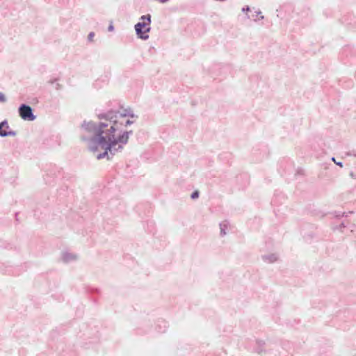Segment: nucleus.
<instances>
[{"label": "nucleus", "instance_id": "c756f323", "mask_svg": "<svg viewBox=\"0 0 356 356\" xmlns=\"http://www.w3.org/2000/svg\"><path fill=\"white\" fill-rule=\"evenodd\" d=\"M350 176L353 179L356 178V175L353 172H350Z\"/></svg>", "mask_w": 356, "mask_h": 356}, {"label": "nucleus", "instance_id": "a211bd4d", "mask_svg": "<svg viewBox=\"0 0 356 356\" xmlns=\"http://www.w3.org/2000/svg\"><path fill=\"white\" fill-rule=\"evenodd\" d=\"M334 216L336 218L340 219L342 217H347L348 215L346 214L345 212H341V211H334Z\"/></svg>", "mask_w": 356, "mask_h": 356}, {"label": "nucleus", "instance_id": "cd10ccee", "mask_svg": "<svg viewBox=\"0 0 356 356\" xmlns=\"http://www.w3.org/2000/svg\"><path fill=\"white\" fill-rule=\"evenodd\" d=\"M256 351H257L259 354H260V353H261L264 351V350H263L261 348H259V347L258 348H257Z\"/></svg>", "mask_w": 356, "mask_h": 356}, {"label": "nucleus", "instance_id": "423d86ee", "mask_svg": "<svg viewBox=\"0 0 356 356\" xmlns=\"http://www.w3.org/2000/svg\"><path fill=\"white\" fill-rule=\"evenodd\" d=\"M150 24H147V22L144 23L140 22L135 24L134 29L138 39H141L143 40H147L149 39V36L148 33L151 30Z\"/></svg>", "mask_w": 356, "mask_h": 356}, {"label": "nucleus", "instance_id": "5701e85b", "mask_svg": "<svg viewBox=\"0 0 356 356\" xmlns=\"http://www.w3.org/2000/svg\"><path fill=\"white\" fill-rule=\"evenodd\" d=\"M131 111H133V109L129 106L126 108H123L122 111H120V113H131Z\"/></svg>", "mask_w": 356, "mask_h": 356}, {"label": "nucleus", "instance_id": "f257e3e1", "mask_svg": "<svg viewBox=\"0 0 356 356\" xmlns=\"http://www.w3.org/2000/svg\"><path fill=\"white\" fill-rule=\"evenodd\" d=\"M94 142V144L89 145L88 147L90 151L95 152L99 147L104 149L103 152L97 155V160L104 158L111 160L116 153L122 151L121 146H118L108 134L107 136L97 135L95 138Z\"/></svg>", "mask_w": 356, "mask_h": 356}, {"label": "nucleus", "instance_id": "f03ea898", "mask_svg": "<svg viewBox=\"0 0 356 356\" xmlns=\"http://www.w3.org/2000/svg\"><path fill=\"white\" fill-rule=\"evenodd\" d=\"M104 121L99 122L98 124L95 123L92 121L84 120L81 124L82 129L89 134H92L93 136L91 137L81 136V140L88 143V147L89 145L95 143L94 139L97 135L106 136L108 135V130L105 131L104 129L109 126L108 122L103 120Z\"/></svg>", "mask_w": 356, "mask_h": 356}, {"label": "nucleus", "instance_id": "393cba45", "mask_svg": "<svg viewBox=\"0 0 356 356\" xmlns=\"http://www.w3.org/2000/svg\"><path fill=\"white\" fill-rule=\"evenodd\" d=\"M249 11H250V8L249 6H245L242 8L243 13H248Z\"/></svg>", "mask_w": 356, "mask_h": 356}, {"label": "nucleus", "instance_id": "6e6552de", "mask_svg": "<svg viewBox=\"0 0 356 356\" xmlns=\"http://www.w3.org/2000/svg\"><path fill=\"white\" fill-rule=\"evenodd\" d=\"M9 129L10 127L7 120L0 122V136L3 138L7 136H15L17 132L13 130H8Z\"/></svg>", "mask_w": 356, "mask_h": 356}, {"label": "nucleus", "instance_id": "39448f33", "mask_svg": "<svg viewBox=\"0 0 356 356\" xmlns=\"http://www.w3.org/2000/svg\"><path fill=\"white\" fill-rule=\"evenodd\" d=\"M118 132L117 136H115V134H110V132H108V134L118 146H121L122 150L124 146L128 143L129 138L133 134L134 131L133 130H121V131Z\"/></svg>", "mask_w": 356, "mask_h": 356}, {"label": "nucleus", "instance_id": "9b49d317", "mask_svg": "<svg viewBox=\"0 0 356 356\" xmlns=\"http://www.w3.org/2000/svg\"><path fill=\"white\" fill-rule=\"evenodd\" d=\"M76 258V255L68 252H65L62 254V260L65 263H69L72 261L75 260Z\"/></svg>", "mask_w": 356, "mask_h": 356}, {"label": "nucleus", "instance_id": "9d476101", "mask_svg": "<svg viewBox=\"0 0 356 356\" xmlns=\"http://www.w3.org/2000/svg\"><path fill=\"white\" fill-rule=\"evenodd\" d=\"M63 169L58 166L54 165L51 167L50 169L48 170V172L47 173V176H53L56 178H60L63 177Z\"/></svg>", "mask_w": 356, "mask_h": 356}, {"label": "nucleus", "instance_id": "4be33fe9", "mask_svg": "<svg viewBox=\"0 0 356 356\" xmlns=\"http://www.w3.org/2000/svg\"><path fill=\"white\" fill-rule=\"evenodd\" d=\"M94 36H95V33L94 32H90L88 35V40L89 42L92 41Z\"/></svg>", "mask_w": 356, "mask_h": 356}, {"label": "nucleus", "instance_id": "20e7f679", "mask_svg": "<svg viewBox=\"0 0 356 356\" xmlns=\"http://www.w3.org/2000/svg\"><path fill=\"white\" fill-rule=\"evenodd\" d=\"M105 120L108 122L110 128L108 129V132H110V134L121 131L124 127H127L134 123V120H125V118H122V120H120V118H116V119Z\"/></svg>", "mask_w": 356, "mask_h": 356}, {"label": "nucleus", "instance_id": "473e14b6", "mask_svg": "<svg viewBox=\"0 0 356 356\" xmlns=\"http://www.w3.org/2000/svg\"><path fill=\"white\" fill-rule=\"evenodd\" d=\"M33 102H38V99H37V98H35V99H33Z\"/></svg>", "mask_w": 356, "mask_h": 356}, {"label": "nucleus", "instance_id": "7c9ffc66", "mask_svg": "<svg viewBox=\"0 0 356 356\" xmlns=\"http://www.w3.org/2000/svg\"><path fill=\"white\" fill-rule=\"evenodd\" d=\"M18 214H19V213H18V212H16V213H15V218H16V220H17V221H18V220H18V218H17V217H18Z\"/></svg>", "mask_w": 356, "mask_h": 356}, {"label": "nucleus", "instance_id": "2eb2a0df", "mask_svg": "<svg viewBox=\"0 0 356 356\" xmlns=\"http://www.w3.org/2000/svg\"><path fill=\"white\" fill-rule=\"evenodd\" d=\"M140 22H144V23L147 22V24H151L152 23V16L150 14L142 15L140 17Z\"/></svg>", "mask_w": 356, "mask_h": 356}, {"label": "nucleus", "instance_id": "c85d7f7f", "mask_svg": "<svg viewBox=\"0 0 356 356\" xmlns=\"http://www.w3.org/2000/svg\"><path fill=\"white\" fill-rule=\"evenodd\" d=\"M101 81H102L101 79H97V80H96L95 83H94L95 87H96V88H97V86H98V84H99V83Z\"/></svg>", "mask_w": 356, "mask_h": 356}, {"label": "nucleus", "instance_id": "7ed1b4c3", "mask_svg": "<svg viewBox=\"0 0 356 356\" xmlns=\"http://www.w3.org/2000/svg\"><path fill=\"white\" fill-rule=\"evenodd\" d=\"M97 118L100 120H113L116 118H120V120H122V118L130 117L131 118L138 119V115L134 113V111L131 113H120V111L109 109L105 112H102L97 114Z\"/></svg>", "mask_w": 356, "mask_h": 356}, {"label": "nucleus", "instance_id": "4468645a", "mask_svg": "<svg viewBox=\"0 0 356 356\" xmlns=\"http://www.w3.org/2000/svg\"><path fill=\"white\" fill-rule=\"evenodd\" d=\"M58 80H59L58 78L51 79L48 81V83L49 84L54 85L56 90H60L62 89V86L59 83H58Z\"/></svg>", "mask_w": 356, "mask_h": 356}, {"label": "nucleus", "instance_id": "1a4fd4ad", "mask_svg": "<svg viewBox=\"0 0 356 356\" xmlns=\"http://www.w3.org/2000/svg\"><path fill=\"white\" fill-rule=\"evenodd\" d=\"M168 327V323L163 318L158 319L157 321L155 323V330L158 333L165 332Z\"/></svg>", "mask_w": 356, "mask_h": 356}, {"label": "nucleus", "instance_id": "bb28decb", "mask_svg": "<svg viewBox=\"0 0 356 356\" xmlns=\"http://www.w3.org/2000/svg\"><path fill=\"white\" fill-rule=\"evenodd\" d=\"M114 30V26L113 24H110L108 27V31H113Z\"/></svg>", "mask_w": 356, "mask_h": 356}, {"label": "nucleus", "instance_id": "b1692460", "mask_svg": "<svg viewBox=\"0 0 356 356\" xmlns=\"http://www.w3.org/2000/svg\"><path fill=\"white\" fill-rule=\"evenodd\" d=\"M6 101V98L5 95L3 92H0V102H5Z\"/></svg>", "mask_w": 356, "mask_h": 356}, {"label": "nucleus", "instance_id": "0eeeda50", "mask_svg": "<svg viewBox=\"0 0 356 356\" xmlns=\"http://www.w3.org/2000/svg\"><path fill=\"white\" fill-rule=\"evenodd\" d=\"M18 113L20 118L26 121H33L36 115L33 113V109L26 104H22L18 108Z\"/></svg>", "mask_w": 356, "mask_h": 356}, {"label": "nucleus", "instance_id": "ddd939ff", "mask_svg": "<svg viewBox=\"0 0 356 356\" xmlns=\"http://www.w3.org/2000/svg\"><path fill=\"white\" fill-rule=\"evenodd\" d=\"M219 226L220 229V235L221 236H224L227 234L226 230L228 227V222L227 221H223L219 224Z\"/></svg>", "mask_w": 356, "mask_h": 356}, {"label": "nucleus", "instance_id": "aec40b11", "mask_svg": "<svg viewBox=\"0 0 356 356\" xmlns=\"http://www.w3.org/2000/svg\"><path fill=\"white\" fill-rule=\"evenodd\" d=\"M200 196V192L197 190H195L191 194V198L192 200H195L198 198Z\"/></svg>", "mask_w": 356, "mask_h": 356}, {"label": "nucleus", "instance_id": "f8f14e48", "mask_svg": "<svg viewBox=\"0 0 356 356\" xmlns=\"http://www.w3.org/2000/svg\"><path fill=\"white\" fill-rule=\"evenodd\" d=\"M262 259L267 263L271 264L277 261V257L275 254H270L262 256Z\"/></svg>", "mask_w": 356, "mask_h": 356}, {"label": "nucleus", "instance_id": "f3484780", "mask_svg": "<svg viewBox=\"0 0 356 356\" xmlns=\"http://www.w3.org/2000/svg\"><path fill=\"white\" fill-rule=\"evenodd\" d=\"M261 11H259H259H255V12L254 13V14H253L252 16H250V15H247V17H248V19H251V18H252V19H254V20H255V21H256V19H254V17H258L259 15H260V18H259V19H264V16H263V15H261Z\"/></svg>", "mask_w": 356, "mask_h": 356}, {"label": "nucleus", "instance_id": "412c9836", "mask_svg": "<svg viewBox=\"0 0 356 356\" xmlns=\"http://www.w3.org/2000/svg\"><path fill=\"white\" fill-rule=\"evenodd\" d=\"M331 161H332L337 165L342 168L343 166V162L341 161H337L335 157L332 156L331 158Z\"/></svg>", "mask_w": 356, "mask_h": 356}, {"label": "nucleus", "instance_id": "a878e982", "mask_svg": "<svg viewBox=\"0 0 356 356\" xmlns=\"http://www.w3.org/2000/svg\"><path fill=\"white\" fill-rule=\"evenodd\" d=\"M346 154L348 156H353L356 157V152L355 151H353V152H348Z\"/></svg>", "mask_w": 356, "mask_h": 356}, {"label": "nucleus", "instance_id": "dca6fc26", "mask_svg": "<svg viewBox=\"0 0 356 356\" xmlns=\"http://www.w3.org/2000/svg\"><path fill=\"white\" fill-rule=\"evenodd\" d=\"M353 51L351 47L346 46L343 48L341 54L346 56H348L349 54H352Z\"/></svg>", "mask_w": 356, "mask_h": 356}, {"label": "nucleus", "instance_id": "6ab92c4d", "mask_svg": "<svg viewBox=\"0 0 356 356\" xmlns=\"http://www.w3.org/2000/svg\"><path fill=\"white\" fill-rule=\"evenodd\" d=\"M346 227V225L345 222H341L339 225H336V226L333 227V229L342 231V229L343 228H345Z\"/></svg>", "mask_w": 356, "mask_h": 356}, {"label": "nucleus", "instance_id": "2f4dec72", "mask_svg": "<svg viewBox=\"0 0 356 356\" xmlns=\"http://www.w3.org/2000/svg\"><path fill=\"white\" fill-rule=\"evenodd\" d=\"M93 291H94L95 293H98L99 292V290L98 289H93Z\"/></svg>", "mask_w": 356, "mask_h": 356}]
</instances>
